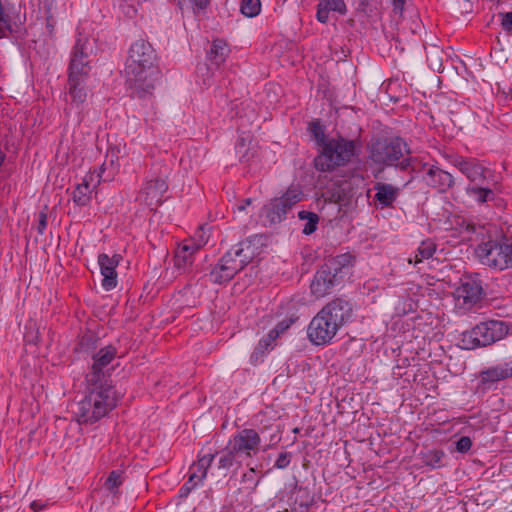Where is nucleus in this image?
<instances>
[{
    "mask_svg": "<svg viewBox=\"0 0 512 512\" xmlns=\"http://www.w3.org/2000/svg\"><path fill=\"white\" fill-rule=\"evenodd\" d=\"M124 71L130 97L151 101L162 73L157 65V54L149 42L139 39L130 46Z\"/></svg>",
    "mask_w": 512,
    "mask_h": 512,
    "instance_id": "f257e3e1",
    "label": "nucleus"
},
{
    "mask_svg": "<svg viewBox=\"0 0 512 512\" xmlns=\"http://www.w3.org/2000/svg\"><path fill=\"white\" fill-rule=\"evenodd\" d=\"M354 316L353 304L335 297L326 303L312 318L307 328V336L314 345L330 344L338 331L351 322Z\"/></svg>",
    "mask_w": 512,
    "mask_h": 512,
    "instance_id": "f03ea898",
    "label": "nucleus"
},
{
    "mask_svg": "<svg viewBox=\"0 0 512 512\" xmlns=\"http://www.w3.org/2000/svg\"><path fill=\"white\" fill-rule=\"evenodd\" d=\"M86 396L77 404L74 411L80 424H94L107 416L119 401L113 385H87Z\"/></svg>",
    "mask_w": 512,
    "mask_h": 512,
    "instance_id": "7ed1b4c3",
    "label": "nucleus"
},
{
    "mask_svg": "<svg viewBox=\"0 0 512 512\" xmlns=\"http://www.w3.org/2000/svg\"><path fill=\"white\" fill-rule=\"evenodd\" d=\"M357 141L343 136L330 138L318 150L314 158V167L319 172H333L346 166L357 155Z\"/></svg>",
    "mask_w": 512,
    "mask_h": 512,
    "instance_id": "20e7f679",
    "label": "nucleus"
},
{
    "mask_svg": "<svg viewBox=\"0 0 512 512\" xmlns=\"http://www.w3.org/2000/svg\"><path fill=\"white\" fill-rule=\"evenodd\" d=\"M260 434L252 428H244L229 439L219 458V468L228 469L241 459L252 458L260 452Z\"/></svg>",
    "mask_w": 512,
    "mask_h": 512,
    "instance_id": "39448f33",
    "label": "nucleus"
},
{
    "mask_svg": "<svg viewBox=\"0 0 512 512\" xmlns=\"http://www.w3.org/2000/svg\"><path fill=\"white\" fill-rule=\"evenodd\" d=\"M479 261L491 269L503 271L512 268V238L502 236L480 243L475 248Z\"/></svg>",
    "mask_w": 512,
    "mask_h": 512,
    "instance_id": "423d86ee",
    "label": "nucleus"
},
{
    "mask_svg": "<svg viewBox=\"0 0 512 512\" xmlns=\"http://www.w3.org/2000/svg\"><path fill=\"white\" fill-rule=\"evenodd\" d=\"M509 333L506 322L488 320L475 325L470 331L463 333L462 343L465 349L486 347L502 340Z\"/></svg>",
    "mask_w": 512,
    "mask_h": 512,
    "instance_id": "0eeeda50",
    "label": "nucleus"
},
{
    "mask_svg": "<svg viewBox=\"0 0 512 512\" xmlns=\"http://www.w3.org/2000/svg\"><path fill=\"white\" fill-rule=\"evenodd\" d=\"M409 152L407 143L400 137L377 138L371 143L369 157L371 161L381 166H393Z\"/></svg>",
    "mask_w": 512,
    "mask_h": 512,
    "instance_id": "6e6552de",
    "label": "nucleus"
},
{
    "mask_svg": "<svg viewBox=\"0 0 512 512\" xmlns=\"http://www.w3.org/2000/svg\"><path fill=\"white\" fill-rule=\"evenodd\" d=\"M303 191L298 185H290L279 197L271 199L264 207L265 218L270 224H278L286 219L289 211L303 199Z\"/></svg>",
    "mask_w": 512,
    "mask_h": 512,
    "instance_id": "1a4fd4ad",
    "label": "nucleus"
},
{
    "mask_svg": "<svg viewBox=\"0 0 512 512\" xmlns=\"http://www.w3.org/2000/svg\"><path fill=\"white\" fill-rule=\"evenodd\" d=\"M117 352L115 346L107 345L93 354L90 371L85 376L86 385H112L111 373L114 369L110 364L116 358Z\"/></svg>",
    "mask_w": 512,
    "mask_h": 512,
    "instance_id": "9d476101",
    "label": "nucleus"
},
{
    "mask_svg": "<svg viewBox=\"0 0 512 512\" xmlns=\"http://www.w3.org/2000/svg\"><path fill=\"white\" fill-rule=\"evenodd\" d=\"M483 294L482 282L477 276L463 275L453 292L455 308L462 313L470 311L481 301Z\"/></svg>",
    "mask_w": 512,
    "mask_h": 512,
    "instance_id": "9b49d317",
    "label": "nucleus"
},
{
    "mask_svg": "<svg viewBox=\"0 0 512 512\" xmlns=\"http://www.w3.org/2000/svg\"><path fill=\"white\" fill-rule=\"evenodd\" d=\"M449 161L466 176L470 183L469 185L489 184L490 178L494 175L493 170L474 157L454 155L449 157Z\"/></svg>",
    "mask_w": 512,
    "mask_h": 512,
    "instance_id": "f8f14e48",
    "label": "nucleus"
},
{
    "mask_svg": "<svg viewBox=\"0 0 512 512\" xmlns=\"http://www.w3.org/2000/svg\"><path fill=\"white\" fill-rule=\"evenodd\" d=\"M168 190V183L166 176H155L144 182L141 188L138 200L150 208L155 210L164 201V194Z\"/></svg>",
    "mask_w": 512,
    "mask_h": 512,
    "instance_id": "ddd939ff",
    "label": "nucleus"
},
{
    "mask_svg": "<svg viewBox=\"0 0 512 512\" xmlns=\"http://www.w3.org/2000/svg\"><path fill=\"white\" fill-rule=\"evenodd\" d=\"M342 282L341 276L331 270L326 264H322L316 271L310 284L311 294L319 299L332 293L333 289Z\"/></svg>",
    "mask_w": 512,
    "mask_h": 512,
    "instance_id": "4468645a",
    "label": "nucleus"
},
{
    "mask_svg": "<svg viewBox=\"0 0 512 512\" xmlns=\"http://www.w3.org/2000/svg\"><path fill=\"white\" fill-rule=\"evenodd\" d=\"M255 250L250 240H244L227 251L220 260L236 274L244 269L254 258Z\"/></svg>",
    "mask_w": 512,
    "mask_h": 512,
    "instance_id": "2eb2a0df",
    "label": "nucleus"
},
{
    "mask_svg": "<svg viewBox=\"0 0 512 512\" xmlns=\"http://www.w3.org/2000/svg\"><path fill=\"white\" fill-rule=\"evenodd\" d=\"M88 53L85 51V45L78 39L73 47L69 67L68 76L87 79L90 72Z\"/></svg>",
    "mask_w": 512,
    "mask_h": 512,
    "instance_id": "dca6fc26",
    "label": "nucleus"
},
{
    "mask_svg": "<svg viewBox=\"0 0 512 512\" xmlns=\"http://www.w3.org/2000/svg\"><path fill=\"white\" fill-rule=\"evenodd\" d=\"M122 260V256L120 254H114L113 256H109L105 253H101L98 255V263L100 266L102 279V287L106 291H110L117 286V271L116 268Z\"/></svg>",
    "mask_w": 512,
    "mask_h": 512,
    "instance_id": "f3484780",
    "label": "nucleus"
},
{
    "mask_svg": "<svg viewBox=\"0 0 512 512\" xmlns=\"http://www.w3.org/2000/svg\"><path fill=\"white\" fill-rule=\"evenodd\" d=\"M375 194L373 196V206L376 209L394 208V203L400 195V188L390 183L378 181L373 185Z\"/></svg>",
    "mask_w": 512,
    "mask_h": 512,
    "instance_id": "a211bd4d",
    "label": "nucleus"
},
{
    "mask_svg": "<svg viewBox=\"0 0 512 512\" xmlns=\"http://www.w3.org/2000/svg\"><path fill=\"white\" fill-rule=\"evenodd\" d=\"M424 180L429 187L440 193H446L455 184L454 177L449 172L434 165L427 169Z\"/></svg>",
    "mask_w": 512,
    "mask_h": 512,
    "instance_id": "6ab92c4d",
    "label": "nucleus"
},
{
    "mask_svg": "<svg viewBox=\"0 0 512 512\" xmlns=\"http://www.w3.org/2000/svg\"><path fill=\"white\" fill-rule=\"evenodd\" d=\"M201 244L193 239H187L178 246L174 254V265L177 269L186 271L193 263L195 254L200 250Z\"/></svg>",
    "mask_w": 512,
    "mask_h": 512,
    "instance_id": "aec40b11",
    "label": "nucleus"
},
{
    "mask_svg": "<svg viewBox=\"0 0 512 512\" xmlns=\"http://www.w3.org/2000/svg\"><path fill=\"white\" fill-rule=\"evenodd\" d=\"M479 378L482 385L512 378V362H505L482 370L479 374Z\"/></svg>",
    "mask_w": 512,
    "mask_h": 512,
    "instance_id": "412c9836",
    "label": "nucleus"
},
{
    "mask_svg": "<svg viewBox=\"0 0 512 512\" xmlns=\"http://www.w3.org/2000/svg\"><path fill=\"white\" fill-rule=\"evenodd\" d=\"M119 150L110 149L106 154V159L104 163L99 168V172L97 174L99 184L101 181L107 182L114 179V177L118 174L120 169L119 163Z\"/></svg>",
    "mask_w": 512,
    "mask_h": 512,
    "instance_id": "4be33fe9",
    "label": "nucleus"
},
{
    "mask_svg": "<svg viewBox=\"0 0 512 512\" xmlns=\"http://www.w3.org/2000/svg\"><path fill=\"white\" fill-rule=\"evenodd\" d=\"M330 11L345 15L347 7L344 0H318L316 19L320 23L326 24L328 22Z\"/></svg>",
    "mask_w": 512,
    "mask_h": 512,
    "instance_id": "5701e85b",
    "label": "nucleus"
},
{
    "mask_svg": "<svg viewBox=\"0 0 512 512\" xmlns=\"http://www.w3.org/2000/svg\"><path fill=\"white\" fill-rule=\"evenodd\" d=\"M94 172H89L82 182L77 184L72 192L73 202L78 206H87L91 201V182L93 181Z\"/></svg>",
    "mask_w": 512,
    "mask_h": 512,
    "instance_id": "b1692460",
    "label": "nucleus"
},
{
    "mask_svg": "<svg viewBox=\"0 0 512 512\" xmlns=\"http://www.w3.org/2000/svg\"><path fill=\"white\" fill-rule=\"evenodd\" d=\"M356 262V256L350 252L339 254L325 261L331 270L336 272L341 278L346 275L349 270L354 266Z\"/></svg>",
    "mask_w": 512,
    "mask_h": 512,
    "instance_id": "393cba45",
    "label": "nucleus"
},
{
    "mask_svg": "<svg viewBox=\"0 0 512 512\" xmlns=\"http://www.w3.org/2000/svg\"><path fill=\"white\" fill-rule=\"evenodd\" d=\"M498 189V182H493L492 186L489 184L484 185H469L466 188V192L469 196L474 197V199L480 203H486L488 201H493L495 199V190Z\"/></svg>",
    "mask_w": 512,
    "mask_h": 512,
    "instance_id": "a878e982",
    "label": "nucleus"
},
{
    "mask_svg": "<svg viewBox=\"0 0 512 512\" xmlns=\"http://www.w3.org/2000/svg\"><path fill=\"white\" fill-rule=\"evenodd\" d=\"M276 339L270 333L262 337L250 355V363L258 365L263 361L264 356L273 349Z\"/></svg>",
    "mask_w": 512,
    "mask_h": 512,
    "instance_id": "bb28decb",
    "label": "nucleus"
},
{
    "mask_svg": "<svg viewBox=\"0 0 512 512\" xmlns=\"http://www.w3.org/2000/svg\"><path fill=\"white\" fill-rule=\"evenodd\" d=\"M293 492L295 493L294 505H298L300 509L309 511L315 504V495L309 487L296 484Z\"/></svg>",
    "mask_w": 512,
    "mask_h": 512,
    "instance_id": "cd10ccee",
    "label": "nucleus"
},
{
    "mask_svg": "<svg viewBox=\"0 0 512 512\" xmlns=\"http://www.w3.org/2000/svg\"><path fill=\"white\" fill-rule=\"evenodd\" d=\"M85 79L69 77L68 76V93L72 99V102L77 105L82 104L86 101L87 92L85 89Z\"/></svg>",
    "mask_w": 512,
    "mask_h": 512,
    "instance_id": "c85d7f7f",
    "label": "nucleus"
},
{
    "mask_svg": "<svg viewBox=\"0 0 512 512\" xmlns=\"http://www.w3.org/2000/svg\"><path fill=\"white\" fill-rule=\"evenodd\" d=\"M436 248V243L432 239H425L418 246L414 257L409 258L408 262L417 265L424 260H428L435 254Z\"/></svg>",
    "mask_w": 512,
    "mask_h": 512,
    "instance_id": "c756f323",
    "label": "nucleus"
},
{
    "mask_svg": "<svg viewBox=\"0 0 512 512\" xmlns=\"http://www.w3.org/2000/svg\"><path fill=\"white\" fill-rule=\"evenodd\" d=\"M228 53L229 48L227 43L222 39H215L208 52V58L216 66H220L225 62Z\"/></svg>",
    "mask_w": 512,
    "mask_h": 512,
    "instance_id": "7c9ffc66",
    "label": "nucleus"
},
{
    "mask_svg": "<svg viewBox=\"0 0 512 512\" xmlns=\"http://www.w3.org/2000/svg\"><path fill=\"white\" fill-rule=\"evenodd\" d=\"M235 275L236 273L221 260H219V262L213 267L209 274L210 280L215 284L227 283Z\"/></svg>",
    "mask_w": 512,
    "mask_h": 512,
    "instance_id": "2f4dec72",
    "label": "nucleus"
},
{
    "mask_svg": "<svg viewBox=\"0 0 512 512\" xmlns=\"http://www.w3.org/2000/svg\"><path fill=\"white\" fill-rule=\"evenodd\" d=\"M251 141L252 136L250 133H242L236 142L235 149L240 154L241 162H249L255 156V153L250 151L248 147Z\"/></svg>",
    "mask_w": 512,
    "mask_h": 512,
    "instance_id": "473e14b6",
    "label": "nucleus"
},
{
    "mask_svg": "<svg viewBox=\"0 0 512 512\" xmlns=\"http://www.w3.org/2000/svg\"><path fill=\"white\" fill-rule=\"evenodd\" d=\"M444 457V452L438 449H432L427 451H422L420 453V459L422 463L432 469L442 467V459Z\"/></svg>",
    "mask_w": 512,
    "mask_h": 512,
    "instance_id": "72a5a7b5",
    "label": "nucleus"
},
{
    "mask_svg": "<svg viewBox=\"0 0 512 512\" xmlns=\"http://www.w3.org/2000/svg\"><path fill=\"white\" fill-rule=\"evenodd\" d=\"M298 218L302 221H306L302 230L303 234L311 235L317 230L320 218L315 212L301 210L298 212Z\"/></svg>",
    "mask_w": 512,
    "mask_h": 512,
    "instance_id": "f704fd0d",
    "label": "nucleus"
},
{
    "mask_svg": "<svg viewBox=\"0 0 512 512\" xmlns=\"http://www.w3.org/2000/svg\"><path fill=\"white\" fill-rule=\"evenodd\" d=\"M214 457L215 454L204 455L199 457L197 462L191 466L192 472H197L199 480H204L206 478L208 468L211 466Z\"/></svg>",
    "mask_w": 512,
    "mask_h": 512,
    "instance_id": "c9c22d12",
    "label": "nucleus"
},
{
    "mask_svg": "<svg viewBox=\"0 0 512 512\" xmlns=\"http://www.w3.org/2000/svg\"><path fill=\"white\" fill-rule=\"evenodd\" d=\"M308 131L313 136L316 144L321 148L330 138L326 137L324 127L319 119L313 120L308 125Z\"/></svg>",
    "mask_w": 512,
    "mask_h": 512,
    "instance_id": "e433bc0d",
    "label": "nucleus"
},
{
    "mask_svg": "<svg viewBox=\"0 0 512 512\" xmlns=\"http://www.w3.org/2000/svg\"><path fill=\"white\" fill-rule=\"evenodd\" d=\"M398 167L401 171H409L411 173H419L427 167V163L420 161L416 157L404 158Z\"/></svg>",
    "mask_w": 512,
    "mask_h": 512,
    "instance_id": "4c0bfd02",
    "label": "nucleus"
},
{
    "mask_svg": "<svg viewBox=\"0 0 512 512\" xmlns=\"http://www.w3.org/2000/svg\"><path fill=\"white\" fill-rule=\"evenodd\" d=\"M122 483V472L113 470L109 473L107 479L105 480L104 486L112 494H117L118 488L122 485Z\"/></svg>",
    "mask_w": 512,
    "mask_h": 512,
    "instance_id": "58836bf2",
    "label": "nucleus"
},
{
    "mask_svg": "<svg viewBox=\"0 0 512 512\" xmlns=\"http://www.w3.org/2000/svg\"><path fill=\"white\" fill-rule=\"evenodd\" d=\"M260 0H241L240 11L246 17H255L260 13Z\"/></svg>",
    "mask_w": 512,
    "mask_h": 512,
    "instance_id": "ea45409f",
    "label": "nucleus"
},
{
    "mask_svg": "<svg viewBox=\"0 0 512 512\" xmlns=\"http://www.w3.org/2000/svg\"><path fill=\"white\" fill-rule=\"evenodd\" d=\"M203 480L198 479L197 472H191L188 480L179 489V497L186 498Z\"/></svg>",
    "mask_w": 512,
    "mask_h": 512,
    "instance_id": "a19ab883",
    "label": "nucleus"
},
{
    "mask_svg": "<svg viewBox=\"0 0 512 512\" xmlns=\"http://www.w3.org/2000/svg\"><path fill=\"white\" fill-rule=\"evenodd\" d=\"M6 30H12L11 19L10 16L5 12L2 1L0 0V38L6 36Z\"/></svg>",
    "mask_w": 512,
    "mask_h": 512,
    "instance_id": "79ce46f5",
    "label": "nucleus"
},
{
    "mask_svg": "<svg viewBox=\"0 0 512 512\" xmlns=\"http://www.w3.org/2000/svg\"><path fill=\"white\" fill-rule=\"evenodd\" d=\"M294 323V319H284L280 321L269 333L277 339L282 333H284Z\"/></svg>",
    "mask_w": 512,
    "mask_h": 512,
    "instance_id": "37998d69",
    "label": "nucleus"
},
{
    "mask_svg": "<svg viewBox=\"0 0 512 512\" xmlns=\"http://www.w3.org/2000/svg\"><path fill=\"white\" fill-rule=\"evenodd\" d=\"M48 220V206L45 205L38 214L37 232L43 235L47 229Z\"/></svg>",
    "mask_w": 512,
    "mask_h": 512,
    "instance_id": "c03bdc74",
    "label": "nucleus"
},
{
    "mask_svg": "<svg viewBox=\"0 0 512 512\" xmlns=\"http://www.w3.org/2000/svg\"><path fill=\"white\" fill-rule=\"evenodd\" d=\"M499 17L501 19L502 29L510 33L512 31V11L511 12H500Z\"/></svg>",
    "mask_w": 512,
    "mask_h": 512,
    "instance_id": "a18cd8bd",
    "label": "nucleus"
},
{
    "mask_svg": "<svg viewBox=\"0 0 512 512\" xmlns=\"http://www.w3.org/2000/svg\"><path fill=\"white\" fill-rule=\"evenodd\" d=\"M472 447V441L468 436H462L456 442V450L460 453L468 452Z\"/></svg>",
    "mask_w": 512,
    "mask_h": 512,
    "instance_id": "49530a36",
    "label": "nucleus"
},
{
    "mask_svg": "<svg viewBox=\"0 0 512 512\" xmlns=\"http://www.w3.org/2000/svg\"><path fill=\"white\" fill-rule=\"evenodd\" d=\"M408 0H390L393 13L402 16Z\"/></svg>",
    "mask_w": 512,
    "mask_h": 512,
    "instance_id": "de8ad7c7",
    "label": "nucleus"
},
{
    "mask_svg": "<svg viewBox=\"0 0 512 512\" xmlns=\"http://www.w3.org/2000/svg\"><path fill=\"white\" fill-rule=\"evenodd\" d=\"M290 464V453H280L275 462V467L284 469Z\"/></svg>",
    "mask_w": 512,
    "mask_h": 512,
    "instance_id": "09e8293b",
    "label": "nucleus"
},
{
    "mask_svg": "<svg viewBox=\"0 0 512 512\" xmlns=\"http://www.w3.org/2000/svg\"><path fill=\"white\" fill-rule=\"evenodd\" d=\"M31 509L34 511V512H38L42 509H44L46 507V504L44 503H41L40 501H33L30 505Z\"/></svg>",
    "mask_w": 512,
    "mask_h": 512,
    "instance_id": "8fccbe9b",
    "label": "nucleus"
},
{
    "mask_svg": "<svg viewBox=\"0 0 512 512\" xmlns=\"http://www.w3.org/2000/svg\"><path fill=\"white\" fill-rule=\"evenodd\" d=\"M193 2V4L200 8V9H203L205 8L208 4H209V0H191Z\"/></svg>",
    "mask_w": 512,
    "mask_h": 512,
    "instance_id": "3c124183",
    "label": "nucleus"
},
{
    "mask_svg": "<svg viewBox=\"0 0 512 512\" xmlns=\"http://www.w3.org/2000/svg\"><path fill=\"white\" fill-rule=\"evenodd\" d=\"M283 512H306L304 509H300L298 505L291 506L290 509H284Z\"/></svg>",
    "mask_w": 512,
    "mask_h": 512,
    "instance_id": "603ef678",
    "label": "nucleus"
},
{
    "mask_svg": "<svg viewBox=\"0 0 512 512\" xmlns=\"http://www.w3.org/2000/svg\"><path fill=\"white\" fill-rule=\"evenodd\" d=\"M252 203V199L251 198H247L243 201V204L239 205L238 206V210L242 211L244 210L248 205H250Z\"/></svg>",
    "mask_w": 512,
    "mask_h": 512,
    "instance_id": "864d4df0",
    "label": "nucleus"
},
{
    "mask_svg": "<svg viewBox=\"0 0 512 512\" xmlns=\"http://www.w3.org/2000/svg\"><path fill=\"white\" fill-rule=\"evenodd\" d=\"M6 159V154L3 151H0V167L3 165Z\"/></svg>",
    "mask_w": 512,
    "mask_h": 512,
    "instance_id": "5fc2aeb1",
    "label": "nucleus"
},
{
    "mask_svg": "<svg viewBox=\"0 0 512 512\" xmlns=\"http://www.w3.org/2000/svg\"><path fill=\"white\" fill-rule=\"evenodd\" d=\"M250 473H255V469L254 468H250Z\"/></svg>",
    "mask_w": 512,
    "mask_h": 512,
    "instance_id": "6e6d98bb",
    "label": "nucleus"
}]
</instances>
